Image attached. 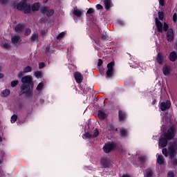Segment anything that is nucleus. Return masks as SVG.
Wrapping results in <instances>:
<instances>
[{
  "mask_svg": "<svg viewBox=\"0 0 177 177\" xmlns=\"http://www.w3.org/2000/svg\"><path fill=\"white\" fill-rule=\"evenodd\" d=\"M171 108V102L169 100L165 102H161L160 104V110L162 111H165V110H168V109Z\"/></svg>",
  "mask_w": 177,
  "mask_h": 177,
  "instance_id": "nucleus-9",
  "label": "nucleus"
},
{
  "mask_svg": "<svg viewBox=\"0 0 177 177\" xmlns=\"http://www.w3.org/2000/svg\"><path fill=\"white\" fill-rule=\"evenodd\" d=\"M167 177H174V172L172 171H169L167 174Z\"/></svg>",
  "mask_w": 177,
  "mask_h": 177,
  "instance_id": "nucleus-50",
  "label": "nucleus"
},
{
  "mask_svg": "<svg viewBox=\"0 0 177 177\" xmlns=\"http://www.w3.org/2000/svg\"><path fill=\"white\" fill-rule=\"evenodd\" d=\"M65 37H66V32H62L57 35V39H62V38H64Z\"/></svg>",
  "mask_w": 177,
  "mask_h": 177,
  "instance_id": "nucleus-33",
  "label": "nucleus"
},
{
  "mask_svg": "<svg viewBox=\"0 0 177 177\" xmlns=\"http://www.w3.org/2000/svg\"><path fill=\"white\" fill-rule=\"evenodd\" d=\"M2 70V67L0 66V71Z\"/></svg>",
  "mask_w": 177,
  "mask_h": 177,
  "instance_id": "nucleus-59",
  "label": "nucleus"
},
{
  "mask_svg": "<svg viewBox=\"0 0 177 177\" xmlns=\"http://www.w3.org/2000/svg\"><path fill=\"white\" fill-rule=\"evenodd\" d=\"M156 99H154L153 101L152 102V104H156Z\"/></svg>",
  "mask_w": 177,
  "mask_h": 177,
  "instance_id": "nucleus-57",
  "label": "nucleus"
},
{
  "mask_svg": "<svg viewBox=\"0 0 177 177\" xmlns=\"http://www.w3.org/2000/svg\"><path fill=\"white\" fill-rule=\"evenodd\" d=\"M119 119L120 121L125 120V113L122 111H119Z\"/></svg>",
  "mask_w": 177,
  "mask_h": 177,
  "instance_id": "nucleus-27",
  "label": "nucleus"
},
{
  "mask_svg": "<svg viewBox=\"0 0 177 177\" xmlns=\"http://www.w3.org/2000/svg\"><path fill=\"white\" fill-rule=\"evenodd\" d=\"M168 153L170 156V158H174V157L176 153V148L174 146L169 147Z\"/></svg>",
  "mask_w": 177,
  "mask_h": 177,
  "instance_id": "nucleus-15",
  "label": "nucleus"
},
{
  "mask_svg": "<svg viewBox=\"0 0 177 177\" xmlns=\"http://www.w3.org/2000/svg\"><path fill=\"white\" fill-rule=\"evenodd\" d=\"M173 21L174 23H176L177 21V13L174 12L173 15Z\"/></svg>",
  "mask_w": 177,
  "mask_h": 177,
  "instance_id": "nucleus-44",
  "label": "nucleus"
},
{
  "mask_svg": "<svg viewBox=\"0 0 177 177\" xmlns=\"http://www.w3.org/2000/svg\"><path fill=\"white\" fill-rule=\"evenodd\" d=\"M115 131H118V129H115Z\"/></svg>",
  "mask_w": 177,
  "mask_h": 177,
  "instance_id": "nucleus-60",
  "label": "nucleus"
},
{
  "mask_svg": "<svg viewBox=\"0 0 177 177\" xmlns=\"http://www.w3.org/2000/svg\"><path fill=\"white\" fill-rule=\"evenodd\" d=\"M157 161L158 163L160 164V165H162V164H164V157L162 156V155H158Z\"/></svg>",
  "mask_w": 177,
  "mask_h": 177,
  "instance_id": "nucleus-25",
  "label": "nucleus"
},
{
  "mask_svg": "<svg viewBox=\"0 0 177 177\" xmlns=\"http://www.w3.org/2000/svg\"><path fill=\"white\" fill-rule=\"evenodd\" d=\"M30 34H31V29L30 28H26V30H25L24 35H26V37H27L28 35H30Z\"/></svg>",
  "mask_w": 177,
  "mask_h": 177,
  "instance_id": "nucleus-41",
  "label": "nucleus"
},
{
  "mask_svg": "<svg viewBox=\"0 0 177 177\" xmlns=\"http://www.w3.org/2000/svg\"><path fill=\"white\" fill-rule=\"evenodd\" d=\"M44 67H45V64L44 62L39 64V68H44Z\"/></svg>",
  "mask_w": 177,
  "mask_h": 177,
  "instance_id": "nucleus-48",
  "label": "nucleus"
},
{
  "mask_svg": "<svg viewBox=\"0 0 177 177\" xmlns=\"http://www.w3.org/2000/svg\"><path fill=\"white\" fill-rule=\"evenodd\" d=\"M167 41H174V30L169 29L167 32Z\"/></svg>",
  "mask_w": 177,
  "mask_h": 177,
  "instance_id": "nucleus-14",
  "label": "nucleus"
},
{
  "mask_svg": "<svg viewBox=\"0 0 177 177\" xmlns=\"http://www.w3.org/2000/svg\"><path fill=\"white\" fill-rule=\"evenodd\" d=\"M31 71H32V68H31L30 66L25 67L23 70L24 73H31Z\"/></svg>",
  "mask_w": 177,
  "mask_h": 177,
  "instance_id": "nucleus-26",
  "label": "nucleus"
},
{
  "mask_svg": "<svg viewBox=\"0 0 177 177\" xmlns=\"http://www.w3.org/2000/svg\"><path fill=\"white\" fill-rule=\"evenodd\" d=\"M48 32V29H44L41 30V35H45Z\"/></svg>",
  "mask_w": 177,
  "mask_h": 177,
  "instance_id": "nucleus-52",
  "label": "nucleus"
},
{
  "mask_svg": "<svg viewBox=\"0 0 177 177\" xmlns=\"http://www.w3.org/2000/svg\"><path fill=\"white\" fill-rule=\"evenodd\" d=\"M4 75L2 73H0V80L3 78Z\"/></svg>",
  "mask_w": 177,
  "mask_h": 177,
  "instance_id": "nucleus-56",
  "label": "nucleus"
},
{
  "mask_svg": "<svg viewBox=\"0 0 177 177\" xmlns=\"http://www.w3.org/2000/svg\"><path fill=\"white\" fill-rule=\"evenodd\" d=\"M102 64H103V61H102V59H98V63H97V66L98 67H100V66H102Z\"/></svg>",
  "mask_w": 177,
  "mask_h": 177,
  "instance_id": "nucleus-51",
  "label": "nucleus"
},
{
  "mask_svg": "<svg viewBox=\"0 0 177 177\" xmlns=\"http://www.w3.org/2000/svg\"><path fill=\"white\" fill-rule=\"evenodd\" d=\"M9 95H10V90H9L8 88L2 91L1 93V96L2 97H6L9 96Z\"/></svg>",
  "mask_w": 177,
  "mask_h": 177,
  "instance_id": "nucleus-21",
  "label": "nucleus"
},
{
  "mask_svg": "<svg viewBox=\"0 0 177 177\" xmlns=\"http://www.w3.org/2000/svg\"><path fill=\"white\" fill-rule=\"evenodd\" d=\"M96 9H97V10H100L103 9V6L100 4H97Z\"/></svg>",
  "mask_w": 177,
  "mask_h": 177,
  "instance_id": "nucleus-47",
  "label": "nucleus"
},
{
  "mask_svg": "<svg viewBox=\"0 0 177 177\" xmlns=\"http://www.w3.org/2000/svg\"><path fill=\"white\" fill-rule=\"evenodd\" d=\"M17 121V115H13L11 117V122L12 124H15Z\"/></svg>",
  "mask_w": 177,
  "mask_h": 177,
  "instance_id": "nucleus-38",
  "label": "nucleus"
},
{
  "mask_svg": "<svg viewBox=\"0 0 177 177\" xmlns=\"http://www.w3.org/2000/svg\"><path fill=\"white\" fill-rule=\"evenodd\" d=\"M30 39H31L32 42L37 41V39H38V34L33 33L32 35V36L30 37Z\"/></svg>",
  "mask_w": 177,
  "mask_h": 177,
  "instance_id": "nucleus-28",
  "label": "nucleus"
},
{
  "mask_svg": "<svg viewBox=\"0 0 177 177\" xmlns=\"http://www.w3.org/2000/svg\"><path fill=\"white\" fill-rule=\"evenodd\" d=\"M73 13L76 17H81L82 16V13H84V11L82 10H79L77 8H75L73 9Z\"/></svg>",
  "mask_w": 177,
  "mask_h": 177,
  "instance_id": "nucleus-17",
  "label": "nucleus"
},
{
  "mask_svg": "<svg viewBox=\"0 0 177 177\" xmlns=\"http://www.w3.org/2000/svg\"><path fill=\"white\" fill-rule=\"evenodd\" d=\"M108 129H109V131H114L115 127L113 124H109L108 125Z\"/></svg>",
  "mask_w": 177,
  "mask_h": 177,
  "instance_id": "nucleus-46",
  "label": "nucleus"
},
{
  "mask_svg": "<svg viewBox=\"0 0 177 177\" xmlns=\"http://www.w3.org/2000/svg\"><path fill=\"white\" fill-rule=\"evenodd\" d=\"M106 117H107V114H106L104 112H103L102 111H98V118H100V120H104Z\"/></svg>",
  "mask_w": 177,
  "mask_h": 177,
  "instance_id": "nucleus-23",
  "label": "nucleus"
},
{
  "mask_svg": "<svg viewBox=\"0 0 177 177\" xmlns=\"http://www.w3.org/2000/svg\"><path fill=\"white\" fill-rule=\"evenodd\" d=\"M101 162L104 167H108L109 166V160L107 159H102Z\"/></svg>",
  "mask_w": 177,
  "mask_h": 177,
  "instance_id": "nucleus-34",
  "label": "nucleus"
},
{
  "mask_svg": "<svg viewBox=\"0 0 177 177\" xmlns=\"http://www.w3.org/2000/svg\"><path fill=\"white\" fill-rule=\"evenodd\" d=\"M93 13H95V9H93V8H91L87 10L86 15H89L90 16H93Z\"/></svg>",
  "mask_w": 177,
  "mask_h": 177,
  "instance_id": "nucleus-32",
  "label": "nucleus"
},
{
  "mask_svg": "<svg viewBox=\"0 0 177 177\" xmlns=\"http://www.w3.org/2000/svg\"><path fill=\"white\" fill-rule=\"evenodd\" d=\"M107 71L106 72V78L110 80V78H113V75H114V62H111L107 64Z\"/></svg>",
  "mask_w": 177,
  "mask_h": 177,
  "instance_id": "nucleus-3",
  "label": "nucleus"
},
{
  "mask_svg": "<svg viewBox=\"0 0 177 177\" xmlns=\"http://www.w3.org/2000/svg\"><path fill=\"white\" fill-rule=\"evenodd\" d=\"M17 10H22L24 13H30L31 12V7L28 3H26V0H21L17 5Z\"/></svg>",
  "mask_w": 177,
  "mask_h": 177,
  "instance_id": "nucleus-1",
  "label": "nucleus"
},
{
  "mask_svg": "<svg viewBox=\"0 0 177 177\" xmlns=\"http://www.w3.org/2000/svg\"><path fill=\"white\" fill-rule=\"evenodd\" d=\"M155 174L153 171V169L151 168L145 170V173L144 174V177H154Z\"/></svg>",
  "mask_w": 177,
  "mask_h": 177,
  "instance_id": "nucleus-16",
  "label": "nucleus"
},
{
  "mask_svg": "<svg viewBox=\"0 0 177 177\" xmlns=\"http://www.w3.org/2000/svg\"><path fill=\"white\" fill-rule=\"evenodd\" d=\"M24 72H22V71L19 72L17 75L18 78H21V77H23L24 75Z\"/></svg>",
  "mask_w": 177,
  "mask_h": 177,
  "instance_id": "nucleus-49",
  "label": "nucleus"
},
{
  "mask_svg": "<svg viewBox=\"0 0 177 177\" xmlns=\"http://www.w3.org/2000/svg\"><path fill=\"white\" fill-rule=\"evenodd\" d=\"M162 71L164 75H169V73H171V67L166 65L163 66Z\"/></svg>",
  "mask_w": 177,
  "mask_h": 177,
  "instance_id": "nucleus-19",
  "label": "nucleus"
},
{
  "mask_svg": "<svg viewBox=\"0 0 177 177\" xmlns=\"http://www.w3.org/2000/svg\"><path fill=\"white\" fill-rule=\"evenodd\" d=\"M162 154H164V156H165V157H168V151L167 150V149H163L162 150Z\"/></svg>",
  "mask_w": 177,
  "mask_h": 177,
  "instance_id": "nucleus-43",
  "label": "nucleus"
},
{
  "mask_svg": "<svg viewBox=\"0 0 177 177\" xmlns=\"http://www.w3.org/2000/svg\"><path fill=\"white\" fill-rule=\"evenodd\" d=\"M0 142H2V138L0 137Z\"/></svg>",
  "mask_w": 177,
  "mask_h": 177,
  "instance_id": "nucleus-58",
  "label": "nucleus"
},
{
  "mask_svg": "<svg viewBox=\"0 0 177 177\" xmlns=\"http://www.w3.org/2000/svg\"><path fill=\"white\" fill-rule=\"evenodd\" d=\"M34 74L36 78H41L42 77V73L41 71H36Z\"/></svg>",
  "mask_w": 177,
  "mask_h": 177,
  "instance_id": "nucleus-36",
  "label": "nucleus"
},
{
  "mask_svg": "<svg viewBox=\"0 0 177 177\" xmlns=\"http://www.w3.org/2000/svg\"><path fill=\"white\" fill-rule=\"evenodd\" d=\"M155 21H156V27H157L159 32H162V30H164V31H165V32L168 31V24H167V23L165 22L164 26H163L162 23H161V21H158V19H157V18L155 19Z\"/></svg>",
  "mask_w": 177,
  "mask_h": 177,
  "instance_id": "nucleus-4",
  "label": "nucleus"
},
{
  "mask_svg": "<svg viewBox=\"0 0 177 177\" xmlns=\"http://www.w3.org/2000/svg\"><path fill=\"white\" fill-rule=\"evenodd\" d=\"M2 48H3V49H9L10 48V44H9V43H3L1 44Z\"/></svg>",
  "mask_w": 177,
  "mask_h": 177,
  "instance_id": "nucleus-35",
  "label": "nucleus"
},
{
  "mask_svg": "<svg viewBox=\"0 0 177 177\" xmlns=\"http://www.w3.org/2000/svg\"><path fill=\"white\" fill-rule=\"evenodd\" d=\"M31 10L33 12H37V10H39V3H35L31 8Z\"/></svg>",
  "mask_w": 177,
  "mask_h": 177,
  "instance_id": "nucleus-24",
  "label": "nucleus"
},
{
  "mask_svg": "<svg viewBox=\"0 0 177 177\" xmlns=\"http://www.w3.org/2000/svg\"><path fill=\"white\" fill-rule=\"evenodd\" d=\"M164 60H165V55L161 54L160 53H158L156 62L159 64H162V63H164Z\"/></svg>",
  "mask_w": 177,
  "mask_h": 177,
  "instance_id": "nucleus-13",
  "label": "nucleus"
},
{
  "mask_svg": "<svg viewBox=\"0 0 177 177\" xmlns=\"http://www.w3.org/2000/svg\"><path fill=\"white\" fill-rule=\"evenodd\" d=\"M74 77L77 84H81V82H82V80H84V76H82V74H81L80 72H75L74 73Z\"/></svg>",
  "mask_w": 177,
  "mask_h": 177,
  "instance_id": "nucleus-11",
  "label": "nucleus"
},
{
  "mask_svg": "<svg viewBox=\"0 0 177 177\" xmlns=\"http://www.w3.org/2000/svg\"><path fill=\"white\" fill-rule=\"evenodd\" d=\"M177 59V53L175 51H172L169 55V60L171 62H175Z\"/></svg>",
  "mask_w": 177,
  "mask_h": 177,
  "instance_id": "nucleus-20",
  "label": "nucleus"
},
{
  "mask_svg": "<svg viewBox=\"0 0 177 177\" xmlns=\"http://www.w3.org/2000/svg\"><path fill=\"white\" fill-rule=\"evenodd\" d=\"M40 10L41 13H43V15H46V16H48V17H50V16L53 15L55 13V11L53 10L46 6L41 7Z\"/></svg>",
  "mask_w": 177,
  "mask_h": 177,
  "instance_id": "nucleus-5",
  "label": "nucleus"
},
{
  "mask_svg": "<svg viewBox=\"0 0 177 177\" xmlns=\"http://www.w3.org/2000/svg\"><path fill=\"white\" fill-rule=\"evenodd\" d=\"M165 137L167 140H172V138H175V129L173 127L169 128Z\"/></svg>",
  "mask_w": 177,
  "mask_h": 177,
  "instance_id": "nucleus-6",
  "label": "nucleus"
},
{
  "mask_svg": "<svg viewBox=\"0 0 177 177\" xmlns=\"http://www.w3.org/2000/svg\"><path fill=\"white\" fill-rule=\"evenodd\" d=\"M11 41L15 46H20L21 45V37L19 35H15L11 38Z\"/></svg>",
  "mask_w": 177,
  "mask_h": 177,
  "instance_id": "nucleus-7",
  "label": "nucleus"
},
{
  "mask_svg": "<svg viewBox=\"0 0 177 177\" xmlns=\"http://www.w3.org/2000/svg\"><path fill=\"white\" fill-rule=\"evenodd\" d=\"M118 23L120 26H124V21H118Z\"/></svg>",
  "mask_w": 177,
  "mask_h": 177,
  "instance_id": "nucleus-55",
  "label": "nucleus"
},
{
  "mask_svg": "<svg viewBox=\"0 0 177 177\" xmlns=\"http://www.w3.org/2000/svg\"><path fill=\"white\" fill-rule=\"evenodd\" d=\"M17 85H19V80H14L11 82L12 88H15V86H17Z\"/></svg>",
  "mask_w": 177,
  "mask_h": 177,
  "instance_id": "nucleus-37",
  "label": "nucleus"
},
{
  "mask_svg": "<svg viewBox=\"0 0 177 177\" xmlns=\"http://www.w3.org/2000/svg\"><path fill=\"white\" fill-rule=\"evenodd\" d=\"M158 15L160 20H162V19H164V12H158Z\"/></svg>",
  "mask_w": 177,
  "mask_h": 177,
  "instance_id": "nucleus-40",
  "label": "nucleus"
},
{
  "mask_svg": "<svg viewBox=\"0 0 177 177\" xmlns=\"http://www.w3.org/2000/svg\"><path fill=\"white\" fill-rule=\"evenodd\" d=\"M109 38V36H107V33H103L102 35V39L104 41L105 39H107Z\"/></svg>",
  "mask_w": 177,
  "mask_h": 177,
  "instance_id": "nucleus-45",
  "label": "nucleus"
},
{
  "mask_svg": "<svg viewBox=\"0 0 177 177\" xmlns=\"http://www.w3.org/2000/svg\"><path fill=\"white\" fill-rule=\"evenodd\" d=\"M44 88V83L41 82L39 83L37 86V91H38V92H41V91H42V88Z\"/></svg>",
  "mask_w": 177,
  "mask_h": 177,
  "instance_id": "nucleus-31",
  "label": "nucleus"
},
{
  "mask_svg": "<svg viewBox=\"0 0 177 177\" xmlns=\"http://www.w3.org/2000/svg\"><path fill=\"white\" fill-rule=\"evenodd\" d=\"M138 161L140 164H143V163L146 162V156H140L138 158Z\"/></svg>",
  "mask_w": 177,
  "mask_h": 177,
  "instance_id": "nucleus-30",
  "label": "nucleus"
},
{
  "mask_svg": "<svg viewBox=\"0 0 177 177\" xmlns=\"http://www.w3.org/2000/svg\"><path fill=\"white\" fill-rule=\"evenodd\" d=\"M93 138H97V136H99V130H97V129H96L94 131L93 134L92 135Z\"/></svg>",
  "mask_w": 177,
  "mask_h": 177,
  "instance_id": "nucleus-39",
  "label": "nucleus"
},
{
  "mask_svg": "<svg viewBox=\"0 0 177 177\" xmlns=\"http://www.w3.org/2000/svg\"><path fill=\"white\" fill-rule=\"evenodd\" d=\"M22 85H30L32 82V77L31 75H26L21 79Z\"/></svg>",
  "mask_w": 177,
  "mask_h": 177,
  "instance_id": "nucleus-8",
  "label": "nucleus"
},
{
  "mask_svg": "<svg viewBox=\"0 0 177 177\" xmlns=\"http://www.w3.org/2000/svg\"><path fill=\"white\" fill-rule=\"evenodd\" d=\"M113 149L114 145L113 144H106L103 147L104 153H110V151H111V150H113Z\"/></svg>",
  "mask_w": 177,
  "mask_h": 177,
  "instance_id": "nucleus-12",
  "label": "nucleus"
},
{
  "mask_svg": "<svg viewBox=\"0 0 177 177\" xmlns=\"http://www.w3.org/2000/svg\"><path fill=\"white\" fill-rule=\"evenodd\" d=\"M120 135H121L123 138H125V136H127V129H124V128H121V129H120Z\"/></svg>",
  "mask_w": 177,
  "mask_h": 177,
  "instance_id": "nucleus-29",
  "label": "nucleus"
},
{
  "mask_svg": "<svg viewBox=\"0 0 177 177\" xmlns=\"http://www.w3.org/2000/svg\"><path fill=\"white\" fill-rule=\"evenodd\" d=\"M1 160H0V164H1Z\"/></svg>",
  "mask_w": 177,
  "mask_h": 177,
  "instance_id": "nucleus-61",
  "label": "nucleus"
},
{
  "mask_svg": "<svg viewBox=\"0 0 177 177\" xmlns=\"http://www.w3.org/2000/svg\"><path fill=\"white\" fill-rule=\"evenodd\" d=\"M167 143H168V141L167 138H162L159 140V143H158L159 147H165Z\"/></svg>",
  "mask_w": 177,
  "mask_h": 177,
  "instance_id": "nucleus-18",
  "label": "nucleus"
},
{
  "mask_svg": "<svg viewBox=\"0 0 177 177\" xmlns=\"http://www.w3.org/2000/svg\"><path fill=\"white\" fill-rule=\"evenodd\" d=\"M159 3L161 6H164V0H159Z\"/></svg>",
  "mask_w": 177,
  "mask_h": 177,
  "instance_id": "nucleus-54",
  "label": "nucleus"
},
{
  "mask_svg": "<svg viewBox=\"0 0 177 177\" xmlns=\"http://www.w3.org/2000/svg\"><path fill=\"white\" fill-rule=\"evenodd\" d=\"M25 27L26 26L24 24H19L15 27L14 30L15 32H17V34H21V32L24 31Z\"/></svg>",
  "mask_w": 177,
  "mask_h": 177,
  "instance_id": "nucleus-10",
  "label": "nucleus"
},
{
  "mask_svg": "<svg viewBox=\"0 0 177 177\" xmlns=\"http://www.w3.org/2000/svg\"><path fill=\"white\" fill-rule=\"evenodd\" d=\"M21 93L26 95L27 97L32 96V88H30V84H21Z\"/></svg>",
  "mask_w": 177,
  "mask_h": 177,
  "instance_id": "nucleus-2",
  "label": "nucleus"
},
{
  "mask_svg": "<svg viewBox=\"0 0 177 177\" xmlns=\"http://www.w3.org/2000/svg\"><path fill=\"white\" fill-rule=\"evenodd\" d=\"M105 8L109 10L111 8V0H105L104 1Z\"/></svg>",
  "mask_w": 177,
  "mask_h": 177,
  "instance_id": "nucleus-22",
  "label": "nucleus"
},
{
  "mask_svg": "<svg viewBox=\"0 0 177 177\" xmlns=\"http://www.w3.org/2000/svg\"><path fill=\"white\" fill-rule=\"evenodd\" d=\"M1 3L5 5V3H8V0H0Z\"/></svg>",
  "mask_w": 177,
  "mask_h": 177,
  "instance_id": "nucleus-53",
  "label": "nucleus"
},
{
  "mask_svg": "<svg viewBox=\"0 0 177 177\" xmlns=\"http://www.w3.org/2000/svg\"><path fill=\"white\" fill-rule=\"evenodd\" d=\"M84 136V138H86L87 139H91L93 138L92 134H91L89 133H85Z\"/></svg>",
  "mask_w": 177,
  "mask_h": 177,
  "instance_id": "nucleus-42",
  "label": "nucleus"
}]
</instances>
